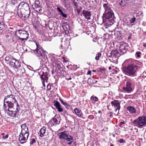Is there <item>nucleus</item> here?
Returning <instances> with one entry per match:
<instances>
[{
    "label": "nucleus",
    "mask_w": 146,
    "mask_h": 146,
    "mask_svg": "<svg viewBox=\"0 0 146 146\" xmlns=\"http://www.w3.org/2000/svg\"><path fill=\"white\" fill-rule=\"evenodd\" d=\"M103 7L105 10V13L102 17L103 23L104 25L109 26L113 23L115 17L113 11L109 4H104Z\"/></svg>",
    "instance_id": "nucleus-1"
},
{
    "label": "nucleus",
    "mask_w": 146,
    "mask_h": 146,
    "mask_svg": "<svg viewBox=\"0 0 146 146\" xmlns=\"http://www.w3.org/2000/svg\"><path fill=\"white\" fill-rule=\"evenodd\" d=\"M14 103L10 101H4V108L5 111H7L8 115L13 117H15L17 113L19 112L20 108L17 101Z\"/></svg>",
    "instance_id": "nucleus-2"
},
{
    "label": "nucleus",
    "mask_w": 146,
    "mask_h": 146,
    "mask_svg": "<svg viewBox=\"0 0 146 146\" xmlns=\"http://www.w3.org/2000/svg\"><path fill=\"white\" fill-rule=\"evenodd\" d=\"M17 13L18 16L23 19L25 20L27 19L30 14L29 4L25 2H21L18 6Z\"/></svg>",
    "instance_id": "nucleus-3"
},
{
    "label": "nucleus",
    "mask_w": 146,
    "mask_h": 146,
    "mask_svg": "<svg viewBox=\"0 0 146 146\" xmlns=\"http://www.w3.org/2000/svg\"><path fill=\"white\" fill-rule=\"evenodd\" d=\"M139 69V66L135 64H130L127 66L123 68L122 70L125 74L131 77H133Z\"/></svg>",
    "instance_id": "nucleus-4"
},
{
    "label": "nucleus",
    "mask_w": 146,
    "mask_h": 146,
    "mask_svg": "<svg viewBox=\"0 0 146 146\" xmlns=\"http://www.w3.org/2000/svg\"><path fill=\"white\" fill-rule=\"evenodd\" d=\"M127 44L125 42L121 43L120 45L119 50L112 51L109 56L115 59L117 58L120 55L126 52L127 50Z\"/></svg>",
    "instance_id": "nucleus-5"
},
{
    "label": "nucleus",
    "mask_w": 146,
    "mask_h": 146,
    "mask_svg": "<svg viewBox=\"0 0 146 146\" xmlns=\"http://www.w3.org/2000/svg\"><path fill=\"white\" fill-rule=\"evenodd\" d=\"M52 64L54 67H56L55 72L58 76H63L65 72L63 68V65L59 61L56 59L55 58L53 57L51 59Z\"/></svg>",
    "instance_id": "nucleus-6"
},
{
    "label": "nucleus",
    "mask_w": 146,
    "mask_h": 146,
    "mask_svg": "<svg viewBox=\"0 0 146 146\" xmlns=\"http://www.w3.org/2000/svg\"><path fill=\"white\" fill-rule=\"evenodd\" d=\"M60 135L59 136L60 139H65V141L67 144L70 146L73 145V137L67 134L66 131L62 132L59 133Z\"/></svg>",
    "instance_id": "nucleus-7"
},
{
    "label": "nucleus",
    "mask_w": 146,
    "mask_h": 146,
    "mask_svg": "<svg viewBox=\"0 0 146 146\" xmlns=\"http://www.w3.org/2000/svg\"><path fill=\"white\" fill-rule=\"evenodd\" d=\"M15 35L21 41L27 39L29 37L28 32L24 30H20L15 31Z\"/></svg>",
    "instance_id": "nucleus-8"
},
{
    "label": "nucleus",
    "mask_w": 146,
    "mask_h": 146,
    "mask_svg": "<svg viewBox=\"0 0 146 146\" xmlns=\"http://www.w3.org/2000/svg\"><path fill=\"white\" fill-rule=\"evenodd\" d=\"M36 46V48L34 50L38 54V56H41L42 58H44L47 57V52L44 50L39 43L37 42H35Z\"/></svg>",
    "instance_id": "nucleus-9"
},
{
    "label": "nucleus",
    "mask_w": 146,
    "mask_h": 146,
    "mask_svg": "<svg viewBox=\"0 0 146 146\" xmlns=\"http://www.w3.org/2000/svg\"><path fill=\"white\" fill-rule=\"evenodd\" d=\"M133 123L135 126L139 127L146 124V117H139L135 120L133 122Z\"/></svg>",
    "instance_id": "nucleus-10"
},
{
    "label": "nucleus",
    "mask_w": 146,
    "mask_h": 146,
    "mask_svg": "<svg viewBox=\"0 0 146 146\" xmlns=\"http://www.w3.org/2000/svg\"><path fill=\"white\" fill-rule=\"evenodd\" d=\"M49 70L48 68L46 66H44L42 68L41 71L39 73V75L40 77H43L45 78H48L49 75Z\"/></svg>",
    "instance_id": "nucleus-11"
},
{
    "label": "nucleus",
    "mask_w": 146,
    "mask_h": 146,
    "mask_svg": "<svg viewBox=\"0 0 146 146\" xmlns=\"http://www.w3.org/2000/svg\"><path fill=\"white\" fill-rule=\"evenodd\" d=\"M21 63L19 62V60L14 57L9 64L11 67L13 68L14 70L15 69L21 66Z\"/></svg>",
    "instance_id": "nucleus-12"
},
{
    "label": "nucleus",
    "mask_w": 146,
    "mask_h": 146,
    "mask_svg": "<svg viewBox=\"0 0 146 146\" xmlns=\"http://www.w3.org/2000/svg\"><path fill=\"white\" fill-rule=\"evenodd\" d=\"M123 89L128 93H129L132 91V84L130 81L127 82L125 86L123 87Z\"/></svg>",
    "instance_id": "nucleus-13"
},
{
    "label": "nucleus",
    "mask_w": 146,
    "mask_h": 146,
    "mask_svg": "<svg viewBox=\"0 0 146 146\" xmlns=\"http://www.w3.org/2000/svg\"><path fill=\"white\" fill-rule=\"evenodd\" d=\"M39 1H36L32 5V7L34 9L36 12L40 13L42 11V7L39 5Z\"/></svg>",
    "instance_id": "nucleus-14"
},
{
    "label": "nucleus",
    "mask_w": 146,
    "mask_h": 146,
    "mask_svg": "<svg viewBox=\"0 0 146 146\" xmlns=\"http://www.w3.org/2000/svg\"><path fill=\"white\" fill-rule=\"evenodd\" d=\"M21 134H24V135H27V138L29 136L28 128L25 124H22L21 126Z\"/></svg>",
    "instance_id": "nucleus-15"
},
{
    "label": "nucleus",
    "mask_w": 146,
    "mask_h": 146,
    "mask_svg": "<svg viewBox=\"0 0 146 146\" xmlns=\"http://www.w3.org/2000/svg\"><path fill=\"white\" fill-rule=\"evenodd\" d=\"M82 14L85 18L87 19L88 21H89V20H90L91 14L90 11L87 10H84L82 11Z\"/></svg>",
    "instance_id": "nucleus-16"
},
{
    "label": "nucleus",
    "mask_w": 146,
    "mask_h": 146,
    "mask_svg": "<svg viewBox=\"0 0 146 146\" xmlns=\"http://www.w3.org/2000/svg\"><path fill=\"white\" fill-rule=\"evenodd\" d=\"M120 102H119V101H112L111 102V104L112 106H113L115 109V111L117 112L118 111L117 114L119 112V110L120 108Z\"/></svg>",
    "instance_id": "nucleus-17"
},
{
    "label": "nucleus",
    "mask_w": 146,
    "mask_h": 146,
    "mask_svg": "<svg viewBox=\"0 0 146 146\" xmlns=\"http://www.w3.org/2000/svg\"><path fill=\"white\" fill-rule=\"evenodd\" d=\"M14 70L17 74L19 75H21L25 73V70L24 68L21 65L19 67L15 69Z\"/></svg>",
    "instance_id": "nucleus-18"
},
{
    "label": "nucleus",
    "mask_w": 146,
    "mask_h": 146,
    "mask_svg": "<svg viewBox=\"0 0 146 146\" xmlns=\"http://www.w3.org/2000/svg\"><path fill=\"white\" fill-rule=\"evenodd\" d=\"M27 138V135H24V134L20 133L19 138V140L21 144H23L26 142Z\"/></svg>",
    "instance_id": "nucleus-19"
},
{
    "label": "nucleus",
    "mask_w": 146,
    "mask_h": 146,
    "mask_svg": "<svg viewBox=\"0 0 146 146\" xmlns=\"http://www.w3.org/2000/svg\"><path fill=\"white\" fill-rule=\"evenodd\" d=\"M53 103L54 106L59 112H61L63 111V109L61 107V106L59 102L57 101H54Z\"/></svg>",
    "instance_id": "nucleus-20"
},
{
    "label": "nucleus",
    "mask_w": 146,
    "mask_h": 146,
    "mask_svg": "<svg viewBox=\"0 0 146 146\" xmlns=\"http://www.w3.org/2000/svg\"><path fill=\"white\" fill-rule=\"evenodd\" d=\"M62 8L61 7L57 6L56 9L58 11L59 14L64 18H66L67 17V14L63 12L62 10Z\"/></svg>",
    "instance_id": "nucleus-21"
},
{
    "label": "nucleus",
    "mask_w": 146,
    "mask_h": 146,
    "mask_svg": "<svg viewBox=\"0 0 146 146\" xmlns=\"http://www.w3.org/2000/svg\"><path fill=\"white\" fill-rule=\"evenodd\" d=\"M58 119H59L58 117L56 118L54 117L50 120V122H51L52 123L51 124L52 126L58 124L60 123V121L58 120Z\"/></svg>",
    "instance_id": "nucleus-22"
},
{
    "label": "nucleus",
    "mask_w": 146,
    "mask_h": 146,
    "mask_svg": "<svg viewBox=\"0 0 146 146\" xmlns=\"http://www.w3.org/2000/svg\"><path fill=\"white\" fill-rule=\"evenodd\" d=\"M62 27L65 31L66 34H68L69 33V31L70 30V27L69 25L66 23H63Z\"/></svg>",
    "instance_id": "nucleus-23"
},
{
    "label": "nucleus",
    "mask_w": 146,
    "mask_h": 146,
    "mask_svg": "<svg viewBox=\"0 0 146 146\" xmlns=\"http://www.w3.org/2000/svg\"><path fill=\"white\" fill-rule=\"evenodd\" d=\"M114 35L118 39H121L123 37V35L119 31H117L114 33Z\"/></svg>",
    "instance_id": "nucleus-24"
},
{
    "label": "nucleus",
    "mask_w": 146,
    "mask_h": 146,
    "mask_svg": "<svg viewBox=\"0 0 146 146\" xmlns=\"http://www.w3.org/2000/svg\"><path fill=\"white\" fill-rule=\"evenodd\" d=\"M46 130V128L45 127H42L40 130L38 134H40L39 136L41 137H42L45 134Z\"/></svg>",
    "instance_id": "nucleus-25"
},
{
    "label": "nucleus",
    "mask_w": 146,
    "mask_h": 146,
    "mask_svg": "<svg viewBox=\"0 0 146 146\" xmlns=\"http://www.w3.org/2000/svg\"><path fill=\"white\" fill-rule=\"evenodd\" d=\"M74 111L75 113L79 117H81L82 115H83V113L79 109L77 108H75Z\"/></svg>",
    "instance_id": "nucleus-26"
},
{
    "label": "nucleus",
    "mask_w": 146,
    "mask_h": 146,
    "mask_svg": "<svg viewBox=\"0 0 146 146\" xmlns=\"http://www.w3.org/2000/svg\"><path fill=\"white\" fill-rule=\"evenodd\" d=\"M127 109L130 113H135L136 112V110L134 108L131 106H129L127 107Z\"/></svg>",
    "instance_id": "nucleus-27"
},
{
    "label": "nucleus",
    "mask_w": 146,
    "mask_h": 146,
    "mask_svg": "<svg viewBox=\"0 0 146 146\" xmlns=\"http://www.w3.org/2000/svg\"><path fill=\"white\" fill-rule=\"evenodd\" d=\"M8 99L9 100H16L15 99V96L12 95H10L7 96L5 98L4 100H7Z\"/></svg>",
    "instance_id": "nucleus-28"
},
{
    "label": "nucleus",
    "mask_w": 146,
    "mask_h": 146,
    "mask_svg": "<svg viewBox=\"0 0 146 146\" xmlns=\"http://www.w3.org/2000/svg\"><path fill=\"white\" fill-rule=\"evenodd\" d=\"M40 78L41 79L43 86L44 87H45V85L44 83L45 82H48V78H47H47H46L43 77H40Z\"/></svg>",
    "instance_id": "nucleus-29"
},
{
    "label": "nucleus",
    "mask_w": 146,
    "mask_h": 146,
    "mask_svg": "<svg viewBox=\"0 0 146 146\" xmlns=\"http://www.w3.org/2000/svg\"><path fill=\"white\" fill-rule=\"evenodd\" d=\"M14 58V57L13 56H6L5 58V61H9V64H10L11 61H12L13 59Z\"/></svg>",
    "instance_id": "nucleus-30"
},
{
    "label": "nucleus",
    "mask_w": 146,
    "mask_h": 146,
    "mask_svg": "<svg viewBox=\"0 0 146 146\" xmlns=\"http://www.w3.org/2000/svg\"><path fill=\"white\" fill-rule=\"evenodd\" d=\"M61 2L64 4V7L67 8L68 7V6H69V4L68 3V2L69 0H60Z\"/></svg>",
    "instance_id": "nucleus-31"
},
{
    "label": "nucleus",
    "mask_w": 146,
    "mask_h": 146,
    "mask_svg": "<svg viewBox=\"0 0 146 146\" xmlns=\"http://www.w3.org/2000/svg\"><path fill=\"white\" fill-rule=\"evenodd\" d=\"M62 104L67 109H69L70 107V106L66 102H65L64 101H60Z\"/></svg>",
    "instance_id": "nucleus-32"
},
{
    "label": "nucleus",
    "mask_w": 146,
    "mask_h": 146,
    "mask_svg": "<svg viewBox=\"0 0 146 146\" xmlns=\"http://www.w3.org/2000/svg\"><path fill=\"white\" fill-rule=\"evenodd\" d=\"M76 7L75 8V10L77 11V13L78 15L80 14L82 10V7Z\"/></svg>",
    "instance_id": "nucleus-33"
},
{
    "label": "nucleus",
    "mask_w": 146,
    "mask_h": 146,
    "mask_svg": "<svg viewBox=\"0 0 146 146\" xmlns=\"http://www.w3.org/2000/svg\"><path fill=\"white\" fill-rule=\"evenodd\" d=\"M104 38L106 39L109 40L111 38V36L109 34H107L104 35Z\"/></svg>",
    "instance_id": "nucleus-34"
},
{
    "label": "nucleus",
    "mask_w": 146,
    "mask_h": 146,
    "mask_svg": "<svg viewBox=\"0 0 146 146\" xmlns=\"http://www.w3.org/2000/svg\"><path fill=\"white\" fill-rule=\"evenodd\" d=\"M136 20V18L135 17H133L131 18L129 20V22L131 23V24H133L134 23L135 21Z\"/></svg>",
    "instance_id": "nucleus-35"
},
{
    "label": "nucleus",
    "mask_w": 146,
    "mask_h": 146,
    "mask_svg": "<svg viewBox=\"0 0 146 146\" xmlns=\"http://www.w3.org/2000/svg\"><path fill=\"white\" fill-rule=\"evenodd\" d=\"M90 99L92 100H98V99L97 97L94 96H92L91 97Z\"/></svg>",
    "instance_id": "nucleus-36"
},
{
    "label": "nucleus",
    "mask_w": 146,
    "mask_h": 146,
    "mask_svg": "<svg viewBox=\"0 0 146 146\" xmlns=\"http://www.w3.org/2000/svg\"><path fill=\"white\" fill-rule=\"evenodd\" d=\"M4 24L3 22H0V31L4 27Z\"/></svg>",
    "instance_id": "nucleus-37"
},
{
    "label": "nucleus",
    "mask_w": 146,
    "mask_h": 146,
    "mask_svg": "<svg viewBox=\"0 0 146 146\" xmlns=\"http://www.w3.org/2000/svg\"><path fill=\"white\" fill-rule=\"evenodd\" d=\"M141 54V53L137 51L136 53V56L138 58H139L140 57V54Z\"/></svg>",
    "instance_id": "nucleus-38"
},
{
    "label": "nucleus",
    "mask_w": 146,
    "mask_h": 146,
    "mask_svg": "<svg viewBox=\"0 0 146 146\" xmlns=\"http://www.w3.org/2000/svg\"><path fill=\"white\" fill-rule=\"evenodd\" d=\"M52 87V86L50 84H48L47 86V88L49 90L51 89Z\"/></svg>",
    "instance_id": "nucleus-39"
},
{
    "label": "nucleus",
    "mask_w": 146,
    "mask_h": 146,
    "mask_svg": "<svg viewBox=\"0 0 146 146\" xmlns=\"http://www.w3.org/2000/svg\"><path fill=\"white\" fill-rule=\"evenodd\" d=\"M36 140L34 138H33L31 139V141L30 142V144L31 145L33 144L34 143H35Z\"/></svg>",
    "instance_id": "nucleus-40"
},
{
    "label": "nucleus",
    "mask_w": 146,
    "mask_h": 146,
    "mask_svg": "<svg viewBox=\"0 0 146 146\" xmlns=\"http://www.w3.org/2000/svg\"><path fill=\"white\" fill-rule=\"evenodd\" d=\"M73 3H74V5L75 7V8L76 7H77L79 6L78 4L77 3L75 2V0H73Z\"/></svg>",
    "instance_id": "nucleus-41"
},
{
    "label": "nucleus",
    "mask_w": 146,
    "mask_h": 146,
    "mask_svg": "<svg viewBox=\"0 0 146 146\" xmlns=\"http://www.w3.org/2000/svg\"><path fill=\"white\" fill-rule=\"evenodd\" d=\"M118 141L120 143H125V141L124 139H119L118 140Z\"/></svg>",
    "instance_id": "nucleus-42"
},
{
    "label": "nucleus",
    "mask_w": 146,
    "mask_h": 146,
    "mask_svg": "<svg viewBox=\"0 0 146 146\" xmlns=\"http://www.w3.org/2000/svg\"><path fill=\"white\" fill-rule=\"evenodd\" d=\"M4 133H2L1 134V135L3 136L2 137L3 139H7V138L8 137V134H7L5 136H4Z\"/></svg>",
    "instance_id": "nucleus-43"
},
{
    "label": "nucleus",
    "mask_w": 146,
    "mask_h": 146,
    "mask_svg": "<svg viewBox=\"0 0 146 146\" xmlns=\"http://www.w3.org/2000/svg\"><path fill=\"white\" fill-rule=\"evenodd\" d=\"M119 5L120 6L123 7L125 5L123 3V0H121V2L119 3Z\"/></svg>",
    "instance_id": "nucleus-44"
},
{
    "label": "nucleus",
    "mask_w": 146,
    "mask_h": 146,
    "mask_svg": "<svg viewBox=\"0 0 146 146\" xmlns=\"http://www.w3.org/2000/svg\"><path fill=\"white\" fill-rule=\"evenodd\" d=\"M127 26L129 27H132V26L134 24H131L130 22H127Z\"/></svg>",
    "instance_id": "nucleus-45"
},
{
    "label": "nucleus",
    "mask_w": 146,
    "mask_h": 146,
    "mask_svg": "<svg viewBox=\"0 0 146 146\" xmlns=\"http://www.w3.org/2000/svg\"><path fill=\"white\" fill-rule=\"evenodd\" d=\"M11 4L15 5L17 3V0H11Z\"/></svg>",
    "instance_id": "nucleus-46"
},
{
    "label": "nucleus",
    "mask_w": 146,
    "mask_h": 146,
    "mask_svg": "<svg viewBox=\"0 0 146 146\" xmlns=\"http://www.w3.org/2000/svg\"><path fill=\"white\" fill-rule=\"evenodd\" d=\"M62 59L63 60V62L64 63H67L68 62V60H66L64 57H63L62 58Z\"/></svg>",
    "instance_id": "nucleus-47"
},
{
    "label": "nucleus",
    "mask_w": 146,
    "mask_h": 146,
    "mask_svg": "<svg viewBox=\"0 0 146 146\" xmlns=\"http://www.w3.org/2000/svg\"><path fill=\"white\" fill-rule=\"evenodd\" d=\"M139 13H134L133 17H139Z\"/></svg>",
    "instance_id": "nucleus-48"
},
{
    "label": "nucleus",
    "mask_w": 146,
    "mask_h": 146,
    "mask_svg": "<svg viewBox=\"0 0 146 146\" xmlns=\"http://www.w3.org/2000/svg\"><path fill=\"white\" fill-rule=\"evenodd\" d=\"M94 117L93 115H90L88 116V118L90 119H92L94 118Z\"/></svg>",
    "instance_id": "nucleus-49"
},
{
    "label": "nucleus",
    "mask_w": 146,
    "mask_h": 146,
    "mask_svg": "<svg viewBox=\"0 0 146 146\" xmlns=\"http://www.w3.org/2000/svg\"><path fill=\"white\" fill-rule=\"evenodd\" d=\"M110 117L111 118H112L113 117V113L112 112H110Z\"/></svg>",
    "instance_id": "nucleus-50"
},
{
    "label": "nucleus",
    "mask_w": 146,
    "mask_h": 146,
    "mask_svg": "<svg viewBox=\"0 0 146 146\" xmlns=\"http://www.w3.org/2000/svg\"><path fill=\"white\" fill-rule=\"evenodd\" d=\"M91 72L90 70L88 71L87 72V74L90 75L91 74Z\"/></svg>",
    "instance_id": "nucleus-51"
},
{
    "label": "nucleus",
    "mask_w": 146,
    "mask_h": 146,
    "mask_svg": "<svg viewBox=\"0 0 146 146\" xmlns=\"http://www.w3.org/2000/svg\"><path fill=\"white\" fill-rule=\"evenodd\" d=\"M101 56H102V54L101 53H98V57H100Z\"/></svg>",
    "instance_id": "nucleus-52"
},
{
    "label": "nucleus",
    "mask_w": 146,
    "mask_h": 146,
    "mask_svg": "<svg viewBox=\"0 0 146 146\" xmlns=\"http://www.w3.org/2000/svg\"><path fill=\"white\" fill-rule=\"evenodd\" d=\"M99 57L98 56H96L95 57V59L96 60H98L99 59Z\"/></svg>",
    "instance_id": "nucleus-53"
},
{
    "label": "nucleus",
    "mask_w": 146,
    "mask_h": 146,
    "mask_svg": "<svg viewBox=\"0 0 146 146\" xmlns=\"http://www.w3.org/2000/svg\"><path fill=\"white\" fill-rule=\"evenodd\" d=\"M125 123V122L124 121H123V122H120V125H121L123 124H124Z\"/></svg>",
    "instance_id": "nucleus-54"
},
{
    "label": "nucleus",
    "mask_w": 146,
    "mask_h": 146,
    "mask_svg": "<svg viewBox=\"0 0 146 146\" xmlns=\"http://www.w3.org/2000/svg\"><path fill=\"white\" fill-rule=\"evenodd\" d=\"M52 74H54L55 73H56L55 75H56V76H57V74H56V73L55 72H55H54L53 70H52Z\"/></svg>",
    "instance_id": "nucleus-55"
},
{
    "label": "nucleus",
    "mask_w": 146,
    "mask_h": 146,
    "mask_svg": "<svg viewBox=\"0 0 146 146\" xmlns=\"http://www.w3.org/2000/svg\"><path fill=\"white\" fill-rule=\"evenodd\" d=\"M131 38V35H130L128 37V39H129Z\"/></svg>",
    "instance_id": "nucleus-56"
},
{
    "label": "nucleus",
    "mask_w": 146,
    "mask_h": 146,
    "mask_svg": "<svg viewBox=\"0 0 146 146\" xmlns=\"http://www.w3.org/2000/svg\"><path fill=\"white\" fill-rule=\"evenodd\" d=\"M143 46L144 47H146V43H144L143 44Z\"/></svg>",
    "instance_id": "nucleus-57"
},
{
    "label": "nucleus",
    "mask_w": 146,
    "mask_h": 146,
    "mask_svg": "<svg viewBox=\"0 0 146 146\" xmlns=\"http://www.w3.org/2000/svg\"><path fill=\"white\" fill-rule=\"evenodd\" d=\"M80 21H81V22L80 23H82V22L83 21V20L82 19H80Z\"/></svg>",
    "instance_id": "nucleus-58"
},
{
    "label": "nucleus",
    "mask_w": 146,
    "mask_h": 146,
    "mask_svg": "<svg viewBox=\"0 0 146 146\" xmlns=\"http://www.w3.org/2000/svg\"><path fill=\"white\" fill-rule=\"evenodd\" d=\"M98 113H102V111L101 110H99L98 112Z\"/></svg>",
    "instance_id": "nucleus-59"
},
{
    "label": "nucleus",
    "mask_w": 146,
    "mask_h": 146,
    "mask_svg": "<svg viewBox=\"0 0 146 146\" xmlns=\"http://www.w3.org/2000/svg\"><path fill=\"white\" fill-rule=\"evenodd\" d=\"M117 0V2L119 3V2H121V0Z\"/></svg>",
    "instance_id": "nucleus-60"
},
{
    "label": "nucleus",
    "mask_w": 146,
    "mask_h": 146,
    "mask_svg": "<svg viewBox=\"0 0 146 146\" xmlns=\"http://www.w3.org/2000/svg\"><path fill=\"white\" fill-rule=\"evenodd\" d=\"M110 146H113V145L111 143H110Z\"/></svg>",
    "instance_id": "nucleus-61"
},
{
    "label": "nucleus",
    "mask_w": 146,
    "mask_h": 146,
    "mask_svg": "<svg viewBox=\"0 0 146 146\" xmlns=\"http://www.w3.org/2000/svg\"><path fill=\"white\" fill-rule=\"evenodd\" d=\"M33 27H35V29H36V27L35 25H34L33 24Z\"/></svg>",
    "instance_id": "nucleus-62"
},
{
    "label": "nucleus",
    "mask_w": 146,
    "mask_h": 146,
    "mask_svg": "<svg viewBox=\"0 0 146 146\" xmlns=\"http://www.w3.org/2000/svg\"><path fill=\"white\" fill-rule=\"evenodd\" d=\"M72 79V78H68V79H67V80H71Z\"/></svg>",
    "instance_id": "nucleus-63"
},
{
    "label": "nucleus",
    "mask_w": 146,
    "mask_h": 146,
    "mask_svg": "<svg viewBox=\"0 0 146 146\" xmlns=\"http://www.w3.org/2000/svg\"><path fill=\"white\" fill-rule=\"evenodd\" d=\"M109 70H110L111 69V66H110L109 67Z\"/></svg>",
    "instance_id": "nucleus-64"
}]
</instances>
